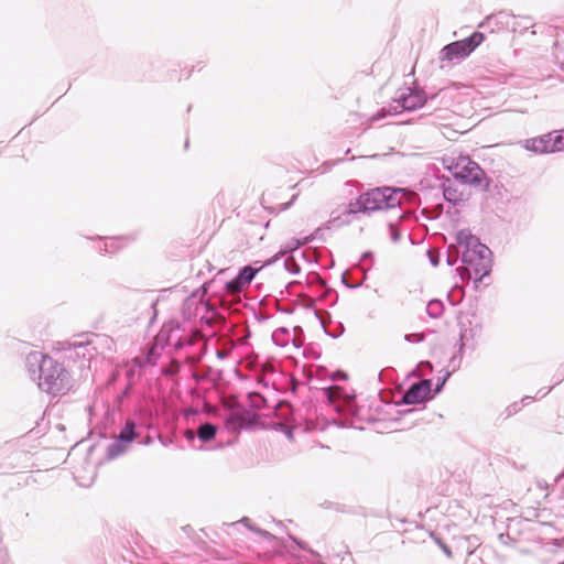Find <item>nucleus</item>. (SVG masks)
Returning <instances> with one entry per match:
<instances>
[{
    "instance_id": "nucleus-1",
    "label": "nucleus",
    "mask_w": 564,
    "mask_h": 564,
    "mask_svg": "<svg viewBox=\"0 0 564 564\" xmlns=\"http://www.w3.org/2000/svg\"><path fill=\"white\" fill-rule=\"evenodd\" d=\"M28 364H39L37 387L52 397H63L74 388V379L65 366L48 355L33 351Z\"/></svg>"
},
{
    "instance_id": "nucleus-2",
    "label": "nucleus",
    "mask_w": 564,
    "mask_h": 564,
    "mask_svg": "<svg viewBox=\"0 0 564 564\" xmlns=\"http://www.w3.org/2000/svg\"><path fill=\"white\" fill-rule=\"evenodd\" d=\"M443 162L446 169L452 173L455 180L463 185H470L487 188L489 181L485 171L478 163L470 160L466 155H455V153L445 154Z\"/></svg>"
},
{
    "instance_id": "nucleus-3",
    "label": "nucleus",
    "mask_w": 564,
    "mask_h": 564,
    "mask_svg": "<svg viewBox=\"0 0 564 564\" xmlns=\"http://www.w3.org/2000/svg\"><path fill=\"white\" fill-rule=\"evenodd\" d=\"M404 197L402 189L391 187L373 188L349 204V213H366L390 209L399 206Z\"/></svg>"
},
{
    "instance_id": "nucleus-4",
    "label": "nucleus",
    "mask_w": 564,
    "mask_h": 564,
    "mask_svg": "<svg viewBox=\"0 0 564 564\" xmlns=\"http://www.w3.org/2000/svg\"><path fill=\"white\" fill-rule=\"evenodd\" d=\"M485 40L480 32L473 33L469 37L447 44L443 48L444 59L453 61L468 56Z\"/></svg>"
},
{
    "instance_id": "nucleus-5",
    "label": "nucleus",
    "mask_w": 564,
    "mask_h": 564,
    "mask_svg": "<svg viewBox=\"0 0 564 564\" xmlns=\"http://www.w3.org/2000/svg\"><path fill=\"white\" fill-rule=\"evenodd\" d=\"M281 196L280 188H270L262 194L261 203L271 213H280L288 209L297 198V194H293L289 200L282 199Z\"/></svg>"
},
{
    "instance_id": "nucleus-6",
    "label": "nucleus",
    "mask_w": 564,
    "mask_h": 564,
    "mask_svg": "<svg viewBox=\"0 0 564 564\" xmlns=\"http://www.w3.org/2000/svg\"><path fill=\"white\" fill-rule=\"evenodd\" d=\"M431 397V381L422 380L413 384L403 395V402L406 404H417Z\"/></svg>"
},
{
    "instance_id": "nucleus-7",
    "label": "nucleus",
    "mask_w": 564,
    "mask_h": 564,
    "mask_svg": "<svg viewBox=\"0 0 564 564\" xmlns=\"http://www.w3.org/2000/svg\"><path fill=\"white\" fill-rule=\"evenodd\" d=\"M554 133H546L527 141V148L536 153L556 152L554 142Z\"/></svg>"
},
{
    "instance_id": "nucleus-8",
    "label": "nucleus",
    "mask_w": 564,
    "mask_h": 564,
    "mask_svg": "<svg viewBox=\"0 0 564 564\" xmlns=\"http://www.w3.org/2000/svg\"><path fill=\"white\" fill-rule=\"evenodd\" d=\"M444 197L453 204H459L467 200L468 194L458 185L449 184L444 189Z\"/></svg>"
},
{
    "instance_id": "nucleus-9",
    "label": "nucleus",
    "mask_w": 564,
    "mask_h": 564,
    "mask_svg": "<svg viewBox=\"0 0 564 564\" xmlns=\"http://www.w3.org/2000/svg\"><path fill=\"white\" fill-rule=\"evenodd\" d=\"M425 102L424 97L420 93L409 91L408 95L402 96V108L412 110L423 106Z\"/></svg>"
},
{
    "instance_id": "nucleus-10",
    "label": "nucleus",
    "mask_w": 564,
    "mask_h": 564,
    "mask_svg": "<svg viewBox=\"0 0 564 564\" xmlns=\"http://www.w3.org/2000/svg\"><path fill=\"white\" fill-rule=\"evenodd\" d=\"M456 241L458 245L466 246L467 248L478 246L484 248V246L480 245L478 238L471 235L470 230L468 229L459 230L456 235Z\"/></svg>"
},
{
    "instance_id": "nucleus-11",
    "label": "nucleus",
    "mask_w": 564,
    "mask_h": 564,
    "mask_svg": "<svg viewBox=\"0 0 564 564\" xmlns=\"http://www.w3.org/2000/svg\"><path fill=\"white\" fill-rule=\"evenodd\" d=\"M217 427L212 423H205L197 430V436L203 442H209L215 438Z\"/></svg>"
},
{
    "instance_id": "nucleus-12",
    "label": "nucleus",
    "mask_w": 564,
    "mask_h": 564,
    "mask_svg": "<svg viewBox=\"0 0 564 564\" xmlns=\"http://www.w3.org/2000/svg\"><path fill=\"white\" fill-rule=\"evenodd\" d=\"M134 423L132 421H128L124 425V427L122 429V431L119 433L118 435V440L119 441H124V442H131L133 441L134 438Z\"/></svg>"
},
{
    "instance_id": "nucleus-13",
    "label": "nucleus",
    "mask_w": 564,
    "mask_h": 564,
    "mask_svg": "<svg viewBox=\"0 0 564 564\" xmlns=\"http://www.w3.org/2000/svg\"><path fill=\"white\" fill-rule=\"evenodd\" d=\"M256 272L257 270L248 265L240 271L237 278L242 282V284H245V286H247L254 278Z\"/></svg>"
},
{
    "instance_id": "nucleus-14",
    "label": "nucleus",
    "mask_w": 564,
    "mask_h": 564,
    "mask_svg": "<svg viewBox=\"0 0 564 564\" xmlns=\"http://www.w3.org/2000/svg\"><path fill=\"white\" fill-rule=\"evenodd\" d=\"M555 151H564V129L554 132Z\"/></svg>"
},
{
    "instance_id": "nucleus-15",
    "label": "nucleus",
    "mask_w": 564,
    "mask_h": 564,
    "mask_svg": "<svg viewBox=\"0 0 564 564\" xmlns=\"http://www.w3.org/2000/svg\"><path fill=\"white\" fill-rule=\"evenodd\" d=\"M245 288V284L239 281L238 278H235L232 281L228 282L227 289L230 293H238Z\"/></svg>"
},
{
    "instance_id": "nucleus-16",
    "label": "nucleus",
    "mask_w": 564,
    "mask_h": 564,
    "mask_svg": "<svg viewBox=\"0 0 564 564\" xmlns=\"http://www.w3.org/2000/svg\"><path fill=\"white\" fill-rule=\"evenodd\" d=\"M126 447L121 446L118 443H115L108 447V455L109 457L113 458L124 452Z\"/></svg>"
},
{
    "instance_id": "nucleus-17",
    "label": "nucleus",
    "mask_w": 564,
    "mask_h": 564,
    "mask_svg": "<svg viewBox=\"0 0 564 564\" xmlns=\"http://www.w3.org/2000/svg\"><path fill=\"white\" fill-rule=\"evenodd\" d=\"M343 389L340 387L334 386L327 389V395L330 401L337 400L341 397Z\"/></svg>"
},
{
    "instance_id": "nucleus-18",
    "label": "nucleus",
    "mask_w": 564,
    "mask_h": 564,
    "mask_svg": "<svg viewBox=\"0 0 564 564\" xmlns=\"http://www.w3.org/2000/svg\"><path fill=\"white\" fill-rule=\"evenodd\" d=\"M437 544L441 546V549L443 550V552L448 556V557H452L453 556V553L451 551V549L444 544L441 540H437Z\"/></svg>"
},
{
    "instance_id": "nucleus-19",
    "label": "nucleus",
    "mask_w": 564,
    "mask_h": 564,
    "mask_svg": "<svg viewBox=\"0 0 564 564\" xmlns=\"http://www.w3.org/2000/svg\"><path fill=\"white\" fill-rule=\"evenodd\" d=\"M334 378L335 379H343V380H346L347 379V375L345 372H336L334 375Z\"/></svg>"
},
{
    "instance_id": "nucleus-20",
    "label": "nucleus",
    "mask_w": 564,
    "mask_h": 564,
    "mask_svg": "<svg viewBox=\"0 0 564 564\" xmlns=\"http://www.w3.org/2000/svg\"><path fill=\"white\" fill-rule=\"evenodd\" d=\"M185 436L189 440L194 438V432L192 430L185 431Z\"/></svg>"
},
{
    "instance_id": "nucleus-21",
    "label": "nucleus",
    "mask_w": 564,
    "mask_h": 564,
    "mask_svg": "<svg viewBox=\"0 0 564 564\" xmlns=\"http://www.w3.org/2000/svg\"><path fill=\"white\" fill-rule=\"evenodd\" d=\"M416 336V339L417 340H422L423 339V336L422 335H415Z\"/></svg>"
}]
</instances>
